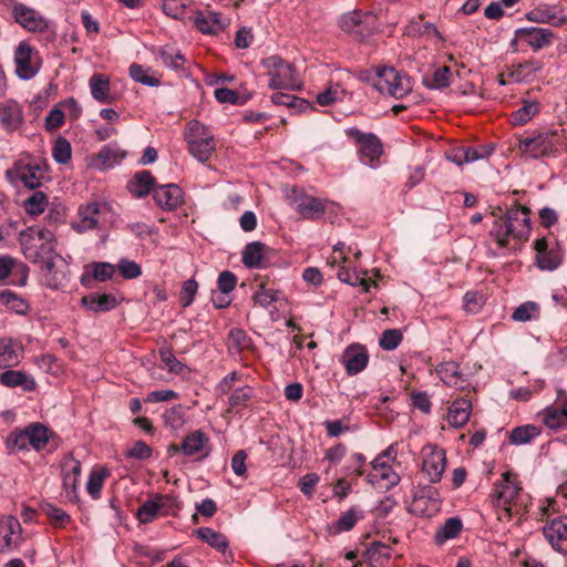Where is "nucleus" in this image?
I'll use <instances>...</instances> for the list:
<instances>
[{"label":"nucleus","mask_w":567,"mask_h":567,"mask_svg":"<svg viewBox=\"0 0 567 567\" xmlns=\"http://www.w3.org/2000/svg\"><path fill=\"white\" fill-rule=\"evenodd\" d=\"M493 224L489 228V237L498 245L506 247L511 239L519 241L527 240L530 235L529 209L523 206H515L504 215H494Z\"/></svg>","instance_id":"1"},{"label":"nucleus","mask_w":567,"mask_h":567,"mask_svg":"<svg viewBox=\"0 0 567 567\" xmlns=\"http://www.w3.org/2000/svg\"><path fill=\"white\" fill-rule=\"evenodd\" d=\"M522 491V484L516 473L507 471L502 474V478L494 485L491 494L498 520H511L516 512Z\"/></svg>","instance_id":"2"},{"label":"nucleus","mask_w":567,"mask_h":567,"mask_svg":"<svg viewBox=\"0 0 567 567\" xmlns=\"http://www.w3.org/2000/svg\"><path fill=\"white\" fill-rule=\"evenodd\" d=\"M19 241L24 257L33 264L52 257L56 251L54 234L45 228L29 227L20 233Z\"/></svg>","instance_id":"3"},{"label":"nucleus","mask_w":567,"mask_h":567,"mask_svg":"<svg viewBox=\"0 0 567 567\" xmlns=\"http://www.w3.org/2000/svg\"><path fill=\"white\" fill-rule=\"evenodd\" d=\"M184 138L188 152L200 163L207 162L215 152L216 142L213 133L198 121L193 120L187 123Z\"/></svg>","instance_id":"4"},{"label":"nucleus","mask_w":567,"mask_h":567,"mask_svg":"<svg viewBox=\"0 0 567 567\" xmlns=\"http://www.w3.org/2000/svg\"><path fill=\"white\" fill-rule=\"evenodd\" d=\"M261 65L269 76V87L272 90H296L299 81L295 66L279 55H270L261 60Z\"/></svg>","instance_id":"5"},{"label":"nucleus","mask_w":567,"mask_h":567,"mask_svg":"<svg viewBox=\"0 0 567 567\" xmlns=\"http://www.w3.org/2000/svg\"><path fill=\"white\" fill-rule=\"evenodd\" d=\"M346 134L353 141L362 164L373 169L381 165L383 145L375 134L362 132L357 127H348Z\"/></svg>","instance_id":"6"},{"label":"nucleus","mask_w":567,"mask_h":567,"mask_svg":"<svg viewBox=\"0 0 567 567\" xmlns=\"http://www.w3.org/2000/svg\"><path fill=\"white\" fill-rule=\"evenodd\" d=\"M53 436V432L42 423H31L22 430L14 431L9 435L8 443L18 451L34 450L41 451Z\"/></svg>","instance_id":"7"},{"label":"nucleus","mask_w":567,"mask_h":567,"mask_svg":"<svg viewBox=\"0 0 567 567\" xmlns=\"http://www.w3.org/2000/svg\"><path fill=\"white\" fill-rule=\"evenodd\" d=\"M557 131H545L520 138L517 150L526 159H537L543 156H550L557 153Z\"/></svg>","instance_id":"8"},{"label":"nucleus","mask_w":567,"mask_h":567,"mask_svg":"<svg viewBox=\"0 0 567 567\" xmlns=\"http://www.w3.org/2000/svg\"><path fill=\"white\" fill-rule=\"evenodd\" d=\"M44 166L35 159H19L6 172V176L11 185H20L29 189L39 188L44 178Z\"/></svg>","instance_id":"9"},{"label":"nucleus","mask_w":567,"mask_h":567,"mask_svg":"<svg viewBox=\"0 0 567 567\" xmlns=\"http://www.w3.org/2000/svg\"><path fill=\"white\" fill-rule=\"evenodd\" d=\"M14 74L22 81L32 80L42 68L39 51L27 41H21L13 50Z\"/></svg>","instance_id":"10"},{"label":"nucleus","mask_w":567,"mask_h":567,"mask_svg":"<svg viewBox=\"0 0 567 567\" xmlns=\"http://www.w3.org/2000/svg\"><path fill=\"white\" fill-rule=\"evenodd\" d=\"M373 86L382 94L402 99L412 91L411 80L393 68L378 70L373 79Z\"/></svg>","instance_id":"11"},{"label":"nucleus","mask_w":567,"mask_h":567,"mask_svg":"<svg viewBox=\"0 0 567 567\" xmlns=\"http://www.w3.org/2000/svg\"><path fill=\"white\" fill-rule=\"evenodd\" d=\"M442 497L432 485L417 486L409 504V512L421 517H432L441 511Z\"/></svg>","instance_id":"12"},{"label":"nucleus","mask_w":567,"mask_h":567,"mask_svg":"<svg viewBox=\"0 0 567 567\" xmlns=\"http://www.w3.org/2000/svg\"><path fill=\"white\" fill-rule=\"evenodd\" d=\"M422 474L430 483L435 484L442 480L446 468L445 451L435 444H426L421 450Z\"/></svg>","instance_id":"13"},{"label":"nucleus","mask_w":567,"mask_h":567,"mask_svg":"<svg viewBox=\"0 0 567 567\" xmlns=\"http://www.w3.org/2000/svg\"><path fill=\"white\" fill-rule=\"evenodd\" d=\"M372 12L352 11L343 14L339 20L340 28L348 33L363 37L375 29Z\"/></svg>","instance_id":"14"},{"label":"nucleus","mask_w":567,"mask_h":567,"mask_svg":"<svg viewBox=\"0 0 567 567\" xmlns=\"http://www.w3.org/2000/svg\"><path fill=\"white\" fill-rule=\"evenodd\" d=\"M22 527L18 518L7 515L0 518V554L9 553L20 546Z\"/></svg>","instance_id":"15"},{"label":"nucleus","mask_w":567,"mask_h":567,"mask_svg":"<svg viewBox=\"0 0 567 567\" xmlns=\"http://www.w3.org/2000/svg\"><path fill=\"white\" fill-rule=\"evenodd\" d=\"M12 16L18 24L31 32L43 31L48 27L47 20L39 11L23 3L13 4Z\"/></svg>","instance_id":"16"},{"label":"nucleus","mask_w":567,"mask_h":567,"mask_svg":"<svg viewBox=\"0 0 567 567\" xmlns=\"http://www.w3.org/2000/svg\"><path fill=\"white\" fill-rule=\"evenodd\" d=\"M392 462H388L382 457H375L371 465L372 472L368 475L371 484H380L381 487L390 489L400 482L399 474L392 468Z\"/></svg>","instance_id":"17"},{"label":"nucleus","mask_w":567,"mask_h":567,"mask_svg":"<svg viewBox=\"0 0 567 567\" xmlns=\"http://www.w3.org/2000/svg\"><path fill=\"white\" fill-rule=\"evenodd\" d=\"M209 437L200 430L186 435L181 447L172 446L173 450H181L186 456H195L197 460H204L209 454Z\"/></svg>","instance_id":"18"},{"label":"nucleus","mask_w":567,"mask_h":567,"mask_svg":"<svg viewBox=\"0 0 567 567\" xmlns=\"http://www.w3.org/2000/svg\"><path fill=\"white\" fill-rule=\"evenodd\" d=\"M106 208V204L103 203H89L80 206L78 219L72 223V228L78 233L94 229L97 226L100 215Z\"/></svg>","instance_id":"19"},{"label":"nucleus","mask_w":567,"mask_h":567,"mask_svg":"<svg viewBox=\"0 0 567 567\" xmlns=\"http://www.w3.org/2000/svg\"><path fill=\"white\" fill-rule=\"evenodd\" d=\"M516 37L534 51H539L551 45L555 34L549 29L530 27L518 29Z\"/></svg>","instance_id":"20"},{"label":"nucleus","mask_w":567,"mask_h":567,"mask_svg":"<svg viewBox=\"0 0 567 567\" xmlns=\"http://www.w3.org/2000/svg\"><path fill=\"white\" fill-rule=\"evenodd\" d=\"M328 200L307 194H299L292 200L295 210L305 219H317L326 210Z\"/></svg>","instance_id":"21"},{"label":"nucleus","mask_w":567,"mask_h":567,"mask_svg":"<svg viewBox=\"0 0 567 567\" xmlns=\"http://www.w3.org/2000/svg\"><path fill=\"white\" fill-rule=\"evenodd\" d=\"M526 18L536 23H548L553 27H563L567 24V16L558 6L539 4L530 10Z\"/></svg>","instance_id":"22"},{"label":"nucleus","mask_w":567,"mask_h":567,"mask_svg":"<svg viewBox=\"0 0 567 567\" xmlns=\"http://www.w3.org/2000/svg\"><path fill=\"white\" fill-rule=\"evenodd\" d=\"M194 23L202 33L216 34L229 25V19L218 12L205 10L195 13Z\"/></svg>","instance_id":"23"},{"label":"nucleus","mask_w":567,"mask_h":567,"mask_svg":"<svg viewBox=\"0 0 567 567\" xmlns=\"http://www.w3.org/2000/svg\"><path fill=\"white\" fill-rule=\"evenodd\" d=\"M23 123L22 106L14 100L0 102V125L7 132L18 130Z\"/></svg>","instance_id":"24"},{"label":"nucleus","mask_w":567,"mask_h":567,"mask_svg":"<svg viewBox=\"0 0 567 567\" xmlns=\"http://www.w3.org/2000/svg\"><path fill=\"white\" fill-rule=\"evenodd\" d=\"M56 259H61V256L55 252L52 257L41 261L43 264L41 279L43 285L50 289H59L68 281L65 271L56 266Z\"/></svg>","instance_id":"25"},{"label":"nucleus","mask_w":567,"mask_h":567,"mask_svg":"<svg viewBox=\"0 0 567 567\" xmlns=\"http://www.w3.org/2000/svg\"><path fill=\"white\" fill-rule=\"evenodd\" d=\"M153 199L165 210H174L183 203V190L176 184L162 185L153 189Z\"/></svg>","instance_id":"26"},{"label":"nucleus","mask_w":567,"mask_h":567,"mask_svg":"<svg viewBox=\"0 0 567 567\" xmlns=\"http://www.w3.org/2000/svg\"><path fill=\"white\" fill-rule=\"evenodd\" d=\"M23 358V347L11 337L0 338V370L17 367Z\"/></svg>","instance_id":"27"},{"label":"nucleus","mask_w":567,"mask_h":567,"mask_svg":"<svg viewBox=\"0 0 567 567\" xmlns=\"http://www.w3.org/2000/svg\"><path fill=\"white\" fill-rule=\"evenodd\" d=\"M435 372L441 381L449 386L463 390L470 384L467 377L454 361L440 363L435 368Z\"/></svg>","instance_id":"28"},{"label":"nucleus","mask_w":567,"mask_h":567,"mask_svg":"<svg viewBox=\"0 0 567 567\" xmlns=\"http://www.w3.org/2000/svg\"><path fill=\"white\" fill-rule=\"evenodd\" d=\"M368 361L367 349L360 344L349 346L342 354V363L349 375L360 373L367 367Z\"/></svg>","instance_id":"29"},{"label":"nucleus","mask_w":567,"mask_h":567,"mask_svg":"<svg viewBox=\"0 0 567 567\" xmlns=\"http://www.w3.org/2000/svg\"><path fill=\"white\" fill-rule=\"evenodd\" d=\"M174 498L169 495L157 494L153 498L145 501L137 509V518L143 524L153 522L161 511L172 505Z\"/></svg>","instance_id":"30"},{"label":"nucleus","mask_w":567,"mask_h":567,"mask_svg":"<svg viewBox=\"0 0 567 567\" xmlns=\"http://www.w3.org/2000/svg\"><path fill=\"white\" fill-rule=\"evenodd\" d=\"M0 384L7 388L20 386L24 391H34L37 388L35 380L24 371L12 370V368L4 369L0 373Z\"/></svg>","instance_id":"31"},{"label":"nucleus","mask_w":567,"mask_h":567,"mask_svg":"<svg viewBox=\"0 0 567 567\" xmlns=\"http://www.w3.org/2000/svg\"><path fill=\"white\" fill-rule=\"evenodd\" d=\"M117 299L112 293L92 292L81 299V305L92 312H106L117 306Z\"/></svg>","instance_id":"32"},{"label":"nucleus","mask_w":567,"mask_h":567,"mask_svg":"<svg viewBox=\"0 0 567 567\" xmlns=\"http://www.w3.org/2000/svg\"><path fill=\"white\" fill-rule=\"evenodd\" d=\"M63 471V487L66 494L76 492L79 478L81 476L82 466L80 461L74 458L72 455H68L62 464Z\"/></svg>","instance_id":"33"},{"label":"nucleus","mask_w":567,"mask_h":567,"mask_svg":"<svg viewBox=\"0 0 567 567\" xmlns=\"http://www.w3.org/2000/svg\"><path fill=\"white\" fill-rule=\"evenodd\" d=\"M543 69V64L536 60H529L516 65H513L508 76L513 82H529L533 81Z\"/></svg>","instance_id":"34"},{"label":"nucleus","mask_w":567,"mask_h":567,"mask_svg":"<svg viewBox=\"0 0 567 567\" xmlns=\"http://www.w3.org/2000/svg\"><path fill=\"white\" fill-rule=\"evenodd\" d=\"M543 533L551 547L559 551L560 542L567 539V517L554 519L550 524L544 526Z\"/></svg>","instance_id":"35"},{"label":"nucleus","mask_w":567,"mask_h":567,"mask_svg":"<svg viewBox=\"0 0 567 567\" xmlns=\"http://www.w3.org/2000/svg\"><path fill=\"white\" fill-rule=\"evenodd\" d=\"M472 403L468 400L460 399L452 403L449 409L447 422L454 427L465 425L471 416Z\"/></svg>","instance_id":"36"},{"label":"nucleus","mask_w":567,"mask_h":567,"mask_svg":"<svg viewBox=\"0 0 567 567\" xmlns=\"http://www.w3.org/2000/svg\"><path fill=\"white\" fill-rule=\"evenodd\" d=\"M89 86L94 100L100 103H111L113 97L111 94L110 80L102 73H94L90 81Z\"/></svg>","instance_id":"37"},{"label":"nucleus","mask_w":567,"mask_h":567,"mask_svg":"<svg viewBox=\"0 0 567 567\" xmlns=\"http://www.w3.org/2000/svg\"><path fill=\"white\" fill-rule=\"evenodd\" d=\"M124 154L112 145L103 146L93 159V166L104 171L113 168L123 159Z\"/></svg>","instance_id":"38"},{"label":"nucleus","mask_w":567,"mask_h":567,"mask_svg":"<svg viewBox=\"0 0 567 567\" xmlns=\"http://www.w3.org/2000/svg\"><path fill=\"white\" fill-rule=\"evenodd\" d=\"M493 144H482L475 147H462L455 154V162L458 165L463 163H473L475 161L487 158L493 153Z\"/></svg>","instance_id":"39"},{"label":"nucleus","mask_w":567,"mask_h":567,"mask_svg":"<svg viewBox=\"0 0 567 567\" xmlns=\"http://www.w3.org/2000/svg\"><path fill=\"white\" fill-rule=\"evenodd\" d=\"M116 267L113 264L105 261L92 262L85 266V272L82 276V284L85 282L86 279H94L99 282H104L113 278L115 274Z\"/></svg>","instance_id":"40"},{"label":"nucleus","mask_w":567,"mask_h":567,"mask_svg":"<svg viewBox=\"0 0 567 567\" xmlns=\"http://www.w3.org/2000/svg\"><path fill=\"white\" fill-rule=\"evenodd\" d=\"M155 179L148 171L136 173L128 182V190L138 198L145 197L154 187Z\"/></svg>","instance_id":"41"},{"label":"nucleus","mask_w":567,"mask_h":567,"mask_svg":"<svg viewBox=\"0 0 567 567\" xmlns=\"http://www.w3.org/2000/svg\"><path fill=\"white\" fill-rule=\"evenodd\" d=\"M542 431L538 426L526 424L514 427L508 434V441L513 445L529 444L533 440L538 437Z\"/></svg>","instance_id":"42"},{"label":"nucleus","mask_w":567,"mask_h":567,"mask_svg":"<svg viewBox=\"0 0 567 567\" xmlns=\"http://www.w3.org/2000/svg\"><path fill=\"white\" fill-rule=\"evenodd\" d=\"M463 528V523L458 517H450L446 522L437 529L434 536V540L437 545H443L447 540L456 538Z\"/></svg>","instance_id":"43"},{"label":"nucleus","mask_w":567,"mask_h":567,"mask_svg":"<svg viewBox=\"0 0 567 567\" xmlns=\"http://www.w3.org/2000/svg\"><path fill=\"white\" fill-rule=\"evenodd\" d=\"M266 246L259 241L249 243L243 251V264L247 268H260L262 267V259L265 255Z\"/></svg>","instance_id":"44"},{"label":"nucleus","mask_w":567,"mask_h":567,"mask_svg":"<svg viewBox=\"0 0 567 567\" xmlns=\"http://www.w3.org/2000/svg\"><path fill=\"white\" fill-rule=\"evenodd\" d=\"M157 59L164 66L173 70L182 69L184 64V56L181 51L169 44L158 48Z\"/></svg>","instance_id":"45"},{"label":"nucleus","mask_w":567,"mask_h":567,"mask_svg":"<svg viewBox=\"0 0 567 567\" xmlns=\"http://www.w3.org/2000/svg\"><path fill=\"white\" fill-rule=\"evenodd\" d=\"M365 555L371 567H386L391 558V548L383 543H373Z\"/></svg>","instance_id":"46"},{"label":"nucleus","mask_w":567,"mask_h":567,"mask_svg":"<svg viewBox=\"0 0 567 567\" xmlns=\"http://www.w3.org/2000/svg\"><path fill=\"white\" fill-rule=\"evenodd\" d=\"M186 411L187 408L182 404L167 409L163 413L165 426L174 432L179 431L186 423Z\"/></svg>","instance_id":"47"},{"label":"nucleus","mask_w":567,"mask_h":567,"mask_svg":"<svg viewBox=\"0 0 567 567\" xmlns=\"http://www.w3.org/2000/svg\"><path fill=\"white\" fill-rule=\"evenodd\" d=\"M130 75L135 81L146 86H158L161 80L157 74L150 68H144L141 64H132L130 66Z\"/></svg>","instance_id":"48"},{"label":"nucleus","mask_w":567,"mask_h":567,"mask_svg":"<svg viewBox=\"0 0 567 567\" xmlns=\"http://www.w3.org/2000/svg\"><path fill=\"white\" fill-rule=\"evenodd\" d=\"M109 475L110 472L105 467H95L92 470L86 482V491L93 499L100 498L104 481Z\"/></svg>","instance_id":"49"},{"label":"nucleus","mask_w":567,"mask_h":567,"mask_svg":"<svg viewBox=\"0 0 567 567\" xmlns=\"http://www.w3.org/2000/svg\"><path fill=\"white\" fill-rule=\"evenodd\" d=\"M539 112V104L534 100H524L523 105L512 113L515 125H524Z\"/></svg>","instance_id":"50"},{"label":"nucleus","mask_w":567,"mask_h":567,"mask_svg":"<svg viewBox=\"0 0 567 567\" xmlns=\"http://www.w3.org/2000/svg\"><path fill=\"white\" fill-rule=\"evenodd\" d=\"M196 534L203 542H206L220 553H225L228 548V542L226 537L209 527L198 528Z\"/></svg>","instance_id":"51"},{"label":"nucleus","mask_w":567,"mask_h":567,"mask_svg":"<svg viewBox=\"0 0 567 567\" xmlns=\"http://www.w3.org/2000/svg\"><path fill=\"white\" fill-rule=\"evenodd\" d=\"M0 300L17 315H27L30 308L22 297L8 289L0 291Z\"/></svg>","instance_id":"52"},{"label":"nucleus","mask_w":567,"mask_h":567,"mask_svg":"<svg viewBox=\"0 0 567 567\" xmlns=\"http://www.w3.org/2000/svg\"><path fill=\"white\" fill-rule=\"evenodd\" d=\"M431 90H443L451 84V71L447 66L437 68L430 78L423 80Z\"/></svg>","instance_id":"53"},{"label":"nucleus","mask_w":567,"mask_h":567,"mask_svg":"<svg viewBox=\"0 0 567 567\" xmlns=\"http://www.w3.org/2000/svg\"><path fill=\"white\" fill-rule=\"evenodd\" d=\"M48 197L41 190L33 192L23 203L27 214L38 216L44 213L48 207Z\"/></svg>","instance_id":"54"},{"label":"nucleus","mask_w":567,"mask_h":567,"mask_svg":"<svg viewBox=\"0 0 567 567\" xmlns=\"http://www.w3.org/2000/svg\"><path fill=\"white\" fill-rule=\"evenodd\" d=\"M270 100L275 105H284L290 109H297L300 112L310 109V105L306 100L287 93H274L270 96Z\"/></svg>","instance_id":"55"},{"label":"nucleus","mask_w":567,"mask_h":567,"mask_svg":"<svg viewBox=\"0 0 567 567\" xmlns=\"http://www.w3.org/2000/svg\"><path fill=\"white\" fill-rule=\"evenodd\" d=\"M535 262L539 269L553 271L561 264V255L556 249L543 251L536 254Z\"/></svg>","instance_id":"56"},{"label":"nucleus","mask_w":567,"mask_h":567,"mask_svg":"<svg viewBox=\"0 0 567 567\" xmlns=\"http://www.w3.org/2000/svg\"><path fill=\"white\" fill-rule=\"evenodd\" d=\"M539 307L536 302L526 301L519 305L512 313V319L517 322H526L538 319Z\"/></svg>","instance_id":"57"},{"label":"nucleus","mask_w":567,"mask_h":567,"mask_svg":"<svg viewBox=\"0 0 567 567\" xmlns=\"http://www.w3.org/2000/svg\"><path fill=\"white\" fill-rule=\"evenodd\" d=\"M542 415L544 424L551 430L564 429L567 426V420L559 408L548 406L544 409Z\"/></svg>","instance_id":"58"},{"label":"nucleus","mask_w":567,"mask_h":567,"mask_svg":"<svg viewBox=\"0 0 567 567\" xmlns=\"http://www.w3.org/2000/svg\"><path fill=\"white\" fill-rule=\"evenodd\" d=\"M72 147L64 137H58L52 147V157L59 164H66L71 161Z\"/></svg>","instance_id":"59"},{"label":"nucleus","mask_w":567,"mask_h":567,"mask_svg":"<svg viewBox=\"0 0 567 567\" xmlns=\"http://www.w3.org/2000/svg\"><path fill=\"white\" fill-rule=\"evenodd\" d=\"M360 516L357 511L349 509L341 514L336 524L331 527V533L340 534L351 530L358 523Z\"/></svg>","instance_id":"60"},{"label":"nucleus","mask_w":567,"mask_h":567,"mask_svg":"<svg viewBox=\"0 0 567 567\" xmlns=\"http://www.w3.org/2000/svg\"><path fill=\"white\" fill-rule=\"evenodd\" d=\"M115 267L120 275L127 280L135 279L142 275L141 266L127 258H121Z\"/></svg>","instance_id":"61"},{"label":"nucleus","mask_w":567,"mask_h":567,"mask_svg":"<svg viewBox=\"0 0 567 567\" xmlns=\"http://www.w3.org/2000/svg\"><path fill=\"white\" fill-rule=\"evenodd\" d=\"M198 284L195 279H188L183 282L182 289L179 291V301L183 308L189 307L197 293Z\"/></svg>","instance_id":"62"},{"label":"nucleus","mask_w":567,"mask_h":567,"mask_svg":"<svg viewBox=\"0 0 567 567\" xmlns=\"http://www.w3.org/2000/svg\"><path fill=\"white\" fill-rule=\"evenodd\" d=\"M254 390L250 386L236 389L229 396V405L231 408H245L252 398Z\"/></svg>","instance_id":"63"},{"label":"nucleus","mask_w":567,"mask_h":567,"mask_svg":"<svg viewBox=\"0 0 567 567\" xmlns=\"http://www.w3.org/2000/svg\"><path fill=\"white\" fill-rule=\"evenodd\" d=\"M402 341V333L398 329L385 330L380 338V347L384 350H394Z\"/></svg>","instance_id":"64"}]
</instances>
